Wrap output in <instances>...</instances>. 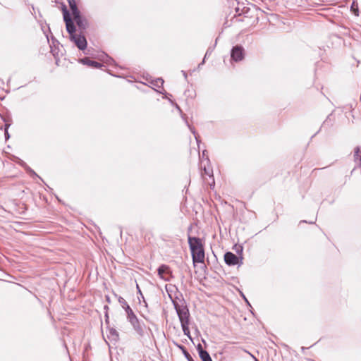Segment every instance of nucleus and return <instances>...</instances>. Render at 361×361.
I'll use <instances>...</instances> for the list:
<instances>
[{"instance_id": "1", "label": "nucleus", "mask_w": 361, "mask_h": 361, "mask_svg": "<svg viewBox=\"0 0 361 361\" xmlns=\"http://www.w3.org/2000/svg\"><path fill=\"white\" fill-rule=\"evenodd\" d=\"M62 12L63 20L66 23V28L69 35L70 40L74 43L79 50L82 51L85 54H87L88 53L85 51L87 47V39L84 33H77L76 25L74 23L71 14L67 9L66 5H63Z\"/></svg>"}, {"instance_id": "2", "label": "nucleus", "mask_w": 361, "mask_h": 361, "mask_svg": "<svg viewBox=\"0 0 361 361\" xmlns=\"http://www.w3.org/2000/svg\"><path fill=\"white\" fill-rule=\"evenodd\" d=\"M188 243L190 250L193 264L204 263L205 252L204 244L201 238L188 235Z\"/></svg>"}, {"instance_id": "3", "label": "nucleus", "mask_w": 361, "mask_h": 361, "mask_svg": "<svg viewBox=\"0 0 361 361\" xmlns=\"http://www.w3.org/2000/svg\"><path fill=\"white\" fill-rule=\"evenodd\" d=\"M118 300L126 313L128 321L133 326L134 330L140 336H142L144 335L145 324L140 323L133 310L123 297L119 296Z\"/></svg>"}, {"instance_id": "4", "label": "nucleus", "mask_w": 361, "mask_h": 361, "mask_svg": "<svg viewBox=\"0 0 361 361\" xmlns=\"http://www.w3.org/2000/svg\"><path fill=\"white\" fill-rule=\"evenodd\" d=\"M169 297L171 299L172 304L174 307V309L176 310L180 324L190 322V314L189 309L187 306L185 299L183 297V295L180 293L179 296H176L174 299H172L170 295Z\"/></svg>"}, {"instance_id": "5", "label": "nucleus", "mask_w": 361, "mask_h": 361, "mask_svg": "<svg viewBox=\"0 0 361 361\" xmlns=\"http://www.w3.org/2000/svg\"><path fill=\"white\" fill-rule=\"evenodd\" d=\"M245 56V49L242 45L233 46L231 50V59L235 62H239L244 59Z\"/></svg>"}, {"instance_id": "6", "label": "nucleus", "mask_w": 361, "mask_h": 361, "mask_svg": "<svg viewBox=\"0 0 361 361\" xmlns=\"http://www.w3.org/2000/svg\"><path fill=\"white\" fill-rule=\"evenodd\" d=\"M243 256L238 257L230 251L224 254V261L228 266H240L243 264Z\"/></svg>"}, {"instance_id": "7", "label": "nucleus", "mask_w": 361, "mask_h": 361, "mask_svg": "<svg viewBox=\"0 0 361 361\" xmlns=\"http://www.w3.org/2000/svg\"><path fill=\"white\" fill-rule=\"evenodd\" d=\"M73 18H74V20H73L74 23H75L76 25L78 27L79 32L84 33L89 26V23H88V20H87V18L85 16H83L82 14L77 16L74 17Z\"/></svg>"}, {"instance_id": "8", "label": "nucleus", "mask_w": 361, "mask_h": 361, "mask_svg": "<svg viewBox=\"0 0 361 361\" xmlns=\"http://www.w3.org/2000/svg\"><path fill=\"white\" fill-rule=\"evenodd\" d=\"M174 106L175 108L179 111L182 118L185 121V123L186 125L188 126V127L189 128L190 130L191 131V133L194 135L195 136V138L197 141V142L198 143L200 142V137L199 135H197V133H196L195 128L193 127H192L189 123H188V121L187 120V116L185 114H183L182 109H180V107L178 106V104L177 103H176L174 104Z\"/></svg>"}, {"instance_id": "9", "label": "nucleus", "mask_w": 361, "mask_h": 361, "mask_svg": "<svg viewBox=\"0 0 361 361\" xmlns=\"http://www.w3.org/2000/svg\"><path fill=\"white\" fill-rule=\"evenodd\" d=\"M78 61H79V63H80L83 65H86L90 67L94 68H101L102 67L104 66V65L102 63H99L95 61H93V60H91L89 57H84V58L80 59L78 60Z\"/></svg>"}, {"instance_id": "10", "label": "nucleus", "mask_w": 361, "mask_h": 361, "mask_svg": "<svg viewBox=\"0 0 361 361\" xmlns=\"http://www.w3.org/2000/svg\"><path fill=\"white\" fill-rule=\"evenodd\" d=\"M157 272H158V275L162 279H164L165 281L169 280L168 278L166 277V276L171 274L170 267L168 265H166V264L160 265L157 269Z\"/></svg>"}, {"instance_id": "11", "label": "nucleus", "mask_w": 361, "mask_h": 361, "mask_svg": "<svg viewBox=\"0 0 361 361\" xmlns=\"http://www.w3.org/2000/svg\"><path fill=\"white\" fill-rule=\"evenodd\" d=\"M67 1L73 18L81 14V12L78 8L75 0H67Z\"/></svg>"}, {"instance_id": "12", "label": "nucleus", "mask_w": 361, "mask_h": 361, "mask_svg": "<svg viewBox=\"0 0 361 361\" xmlns=\"http://www.w3.org/2000/svg\"><path fill=\"white\" fill-rule=\"evenodd\" d=\"M108 338L112 341H117L119 338L118 332L114 328H109Z\"/></svg>"}, {"instance_id": "13", "label": "nucleus", "mask_w": 361, "mask_h": 361, "mask_svg": "<svg viewBox=\"0 0 361 361\" xmlns=\"http://www.w3.org/2000/svg\"><path fill=\"white\" fill-rule=\"evenodd\" d=\"M99 59L108 64L115 63V61L105 53H102V54L100 55Z\"/></svg>"}, {"instance_id": "14", "label": "nucleus", "mask_w": 361, "mask_h": 361, "mask_svg": "<svg viewBox=\"0 0 361 361\" xmlns=\"http://www.w3.org/2000/svg\"><path fill=\"white\" fill-rule=\"evenodd\" d=\"M189 324L190 322H185L180 324L182 330L183 331V334L187 336L190 340H192L190 332L189 329Z\"/></svg>"}, {"instance_id": "15", "label": "nucleus", "mask_w": 361, "mask_h": 361, "mask_svg": "<svg viewBox=\"0 0 361 361\" xmlns=\"http://www.w3.org/2000/svg\"><path fill=\"white\" fill-rule=\"evenodd\" d=\"M25 170L30 175V176L31 178H37L40 179L42 182H44L42 178L39 176H38L35 173V171L34 170H32L29 166H26V169Z\"/></svg>"}, {"instance_id": "16", "label": "nucleus", "mask_w": 361, "mask_h": 361, "mask_svg": "<svg viewBox=\"0 0 361 361\" xmlns=\"http://www.w3.org/2000/svg\"><path fill=\"white\" fill-rule=\"evenodd\" d=\"M137 294H138V296H137V298L140 301V303L142 302V301L143 302L145 306L147 307V302L139 287V286L137 284Z\"/></svg>"}, {"instance_id": "17", "label": "nucleus", "mask_w": 361, "mask_h": 361, "mask_svg": "<svg viewBox=\"0 0 361 361\" xmlns=\"http://www.w3.org/2000/svg\"><path fill=\"white\" fill-rule=\"evenodd\" d=\"M164 80L161 78H158L151 81V84L155 87H161L164 85Z\"/></svg>"}, {"instance_id": "18", "label": "nucleus", "mask_w": 361, "mask_h": 361, "mask_svg": "<svg viewBox=\"0 0 361 361\" xmlns=\"http://www.w3.org/2000/svg\"><path fill=\"white\" fill-rule=\"evenodd\" d=\"M202 361H213L209 353L207 351L199 355Z\"/></svg>"}, {"instance_id": "19", "label": "nucleus", "mask_w": 361, "mask_h": 361, "mask_svg": "<svg viewBox=\"0 0 361 361\" xmlns=\"http://www.w3.org/2000/svg\"><path fill=\"white\" fill-rule=\"evenodd\" d=\"M233 249L236 252L238 257L243 256V247L241 245H235Z\"/></svg>"}, {"instance_id": "20", "label": "nucleus", "mask_w": 361, "mask_h": 361, "mask_svg": "<svg viewBox=\"0 0 361 361\" xmlns=\"http://www.w3.org/2000/svg\"><path fill=\"white\" fill-rule=\"evenodd\" d=\"M196 349L197 350L198 355H201L205 352H207L206 350L203 349L202 345L200 343H198L196 346Z\"/></svg>"}, {"instance_id": "21", "label": "nucleus", "mask_w": 361, "mask_h": 361, "mask_svg": "<svg viewBox=\"0 0 361 361\" xmlns=\"http://www.w3.org/2000/svg\"><path fill=\"white\" fill-rule=\"evenodd\" d=\"M174 344H175V345H176L178 349H180V350L182 351V353H183H183H186V351H188V350H187V349H186V348H185L184 345H181V344H179V343H176V342H174Z\"/></svg>"}, {"instance_id": "22", "label": "nucleus", "mask_w": 361, "mask_h": 361, "mask_svg": "<svg viewBox=\"0 0 361 361\" xmlns=\"http://www.w3.org/2000/svg\"><path fill=\"white\" fill-rule=\"evenodd\" d=\"M10 126V124H5V133H4V135H5V140H7L9 139L10 137V135L8 133V129Z\"/></svg>"}, {"instance_id": "23", "label": "nucleus", "mask_w": 361, "mask_h": 361, "mask_svg": "<svg viewBox=\"0 0 361 361\" xmlns=\"http://www.w3.org/2000/svg\"><path fill=\"white\" fill-rule=\"evenodd\" d=\"M154 90L157 91V92L160 93V94H162L164 99H169V97H172V95L171 94H169L166 92L158 91V90H155V89H154Z\"/></svg>"}, {"instance_id": "24", "label": "nucleus", "mask_w": 361, "mask_h": 361, "mask_svg": "<svg viewBox=\"0 0 361 361\" xmlns=\"http://www.w3.org/2000/svg\"><path fill=\"white\" fill-rule=\"evenodd\" d=\"M183 355L188 361H195L188 351H186V353H183Z\"/></svg>"}, {"instance_id": "25", "label": "nucleus", "mask_w": 361, "mask_h": 361, "mask_svg": "<svg viewBox=\"0 0 361 361\" xmlns=\"http://www.w3.org/2000/svg\"><path fill=\"white\" fill-rule=\"evenodd\" d=\"M51 47V52L52 53L53 56L56 58V56L58 55V48L56 47Z\"/></svg>"}, {"instance_id": "26", "label": "nucleus", "mask_w": 361, "mask_h": 361, "mask_svg": "<svg viewBox=\"0 0 361 361\" xmlns=\"http://www.w3.org/2000/svg\"><path fill=\"white\" fill-rule=\"evenodd\" d=\"M18 164L20 165V166H22L24 169H26V166H27L28 165L23 161L21 159H20V161H18Z\"/></svg>"}, {"instance_id": "27", "label": "nucleus", "mask_w": 361, "mask_h": 361, "mask_svg": "<svg viewBox=\"0 0 361 361\" xmlns=\"http://www.w3.org/2000/svg\"><path fill=\"white\" fill-rule=\"evenodd\" d=\"M240 295L241 297L243 298V300H245V302H246V304L250 306V307H252L250 302L248 301V300L247 299V298L245 297V295L242 293L240 292Z\"/></svg>"}, {"instance_id": "28", "label": "nucleus", "mask_w": 361, "mask_h": 361, "mask_svg": "<svg viewBox=\"0 0 361 361\" xmlns=\"http://www.w3.org/2000/svg\"><path fill=\"white\" fill-rule=\"evenodd\" d=\"M213 49L211 47L208 48L204 55V59H206L209 55H210Z\"/></svg>"}, {"instance_id": "29", "label": "nucleus", "mask_w": 361, "mask_h": 361, "mask_svg": "<svg viewBox=\"0 0 361 361\" xmlns=\"http://www.w3.org/2000/svg\"><path fill=\"white\" fill-rule=\"evenodd\" d=\"M13 161L16 162V164H18V161H20V158L16 157V156H14L13 155L12 156V158L11 159Z\"/></svg>"}, {"instance_id": "30", "label": "nucleus", "mask_w": 361, "mask_h": 361, "mask_svg": "<svg viewBox=\"0 0 361 361\" xmlns=\"http://www.w3.org/2000/svg\"><path fill=\"white\" fill-rule=\"evenodd\" d=\"M104 317H105V321H106V324H109V314H108V312H105Z\"/></svg>"}, {"instance_id": "31", "label": "nucleus", "mask_w": 361, "mask_h": 361, "mask_svg": "<svg viewBox=\"0 0 361 361\" xmlns=\"http://www.w3.org/2000/svg\"><path fill=\"white\" fill-rule=\"evenodd\" d=\"M181 73H183L185 79H187L188 75H187L186 72L185 71H181Z\"/></svg>"}, {"instance_id": "32", "label": "nucleus", "mask_w": 361, "mask_h": 361, "mask_svg": "<svg viewBox=\"0 0 361 361\" xmlns=\"http://www.w3.org/2000/svg\"><path fill=\"white\" fill-rule=\"evenodd\" d=\"M205 59H204H204H203V60H202V62L198 65V67H199V68H200L202 65H203V64L204 63V62H205Z\"/></svg>"}, {"instance_id": "33", "label": "nucleus", "mask_w": 361, "mask_h": 361, "mask_svg": "<svg viewBox=\"0 0 361 361\" xmlns=\"http://www.w3.org/2000/svg\"><path fill=\"white\" fill-rule=\"evenodd\" d=\"M169 101L173 106H174V104H176V102L173 100L171 99L170 98L169 99Z\"/></svg>"}, {"instance_id": "34", "label": "nucleus", "mask_w": 361, "mask_h": 361, "mask_svg": "<svg viewBox=\"0 0 361 361\" xmlns=\"http://www.w3.org/2000/svg\"><path fill=\"white\" fill-rule=\"evenodd\" d=\"M104 309L105 312H108V310H109V307H108V305H105V306L104 307Z\"/></svg>"}, {"instance_id": "35", "label": "nucleus", "mask_w": 361, "mask_h": 361, "mask_svg": "<svg viewBox=\"0 0 361 361\" xmlns=\"http://www.w3.org/2000/svg\"><path fill=\"white\" fill-rule=\"evenodd\" d=\"M106 298L107 302H110V298H109V296L106 295Z\"/></svg>"}, {"instance_id": "36", "label": "nucleus", "mask_w": 361, "mask_h": 361, "mask_svg": "<svg viewBox=\"0 0 361 361\" xmlns=\"http://www.w3.org/2000/svg\"><path fill=\"white\" fill-rule=\"evenodd\" d=\"M53 40H54V41H53V43H54V44L55 43V42H56L57 44H59V41H57V40H54V39H53Z\"/></svg>"}, {"instance_id": "37", "label": "nucleus", "mask_w": 361, "mask_h": 361, "mask_svg": "<svg viewBox=\"0 0 361 361\" xmlns=\"http://www.w3.org/2000/svg\"><path fill=\"white\" fill-rule=\"evenodd\" d=\"M319 130H320V129H319L317 132H316V133H315L314 135H312V137H314V136H315L317 134H318V133H319Z\"/></svg>"}, {"instance_id": "38", "label": "nucleus", "mask_w": 361, "mask_h": 361, "mask_svg": "<svg viewBox=\"0 0 361 361\" xmlns=\"http://www.w3.org/2000/svg\"><path fill=\"white\" fill-rule=\"evenodd\" d=\"M202 341L204 343V344L206 345H207L206 341L204 339H202Z\"/></svg>"}, {"instance_id": "39", "label": "nucleus", "mask_w": 361, "mask_h": 361, "mask_svg": "<svg viewBox=\"0 0 361 361\" xmlns=\"http://www.w3.org/2000/svg\"><path fill=\"white\" fill-rule=\"evenodd\" d=\"M306 348L305 347H302V350H305Z\"/></svg>"}, {"instance_id": "40", "label": "nucleus", "mask_w": 361, "mask_h": 361, "mask_svg": "<svg viewBox=\"0 0 361 361\" xmlns=\"http://www.w3.org/2000/svg\"><path fill=\"white\" fill-rule=\"evenodd\" d=\"M302 222H305V223H306L307 221H306L305 220H303V221H300V223H302Z\"/></svg>"}, {"instance_id": "41", "label": "nucleus", "mask_w": 361, "mask_h": 361, "mask_svg": "<svg viewBox=\"0 0 361 361\" xmlns=\"http://www.w3.org/2000/svg\"><path fill=\"white\" fill-rule=\"evenodd\" d=\"M309 224H314V221H310Z\"/></svg>"}, {"instance_id": "42", "label": "nucleus", "mask_w": 361, "mask_h": 361, "mask_svg": "<svg viewBox=\"0 0 361 361\" xmlns=\"http://www.w3.org/2000/svg\"><path fill=\"white\" fill-rule=\"evenodd\" d=\"M205 152H206V151H203V152H202L203 155H205Z\"/></svg>"}, {"instance_id": "43", "label": "nucleus", "mask_w": 361, "mask_h": 361, "mask_svg": "<svg viewBox=\"0 0 361 361\" xmlns=\"http://www.w3.org/2000/svg\"><path fill=\"white\" fill-rule=\"evenodd\" d=\"M255 361H259L257 358L255 357Z\"/></svg>"}]
</instances>
